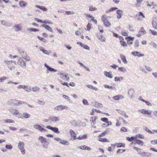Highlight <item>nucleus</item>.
Segmentation results:
<instances>
[{
  "label": "nucleus",
  "instance_id": "obj_13",
  "mask_svg": "<svg viewBox=\"0 0 157 157\" xmlns=\"http://www.w3.org/2000/svg\"><path fill=\"white\" fill-rule=\"evenodd\" d=\"M131 54L135 56H137L138 57L144 56V54L140 53V52L137 51H133L131 52Z\"/></svg>",
  "mask_w": 157,
  "mask_h": 157
},
{
  "label": "nucleus",
  "instance_id": "obj_40",
  "mask_svg": "<svg viewBox=\"0 0 157 157\" xmlns=\"http://www.w3.org/2000/svg\"><path fill=\"white\" fill-rule=\"evenodd\" d=\"M45 29L51 32H53V30L48 25H46Z\"/></svg>",
  "mask_w": 157,
  "mask_h": 157
},
{
  "label": "nucleus",
  "instance_id": "obj_25",
  "mask_svg": "<svg viewBox=\"0 0 157 157\" xmlns=\"http://www.w3.org/2000/svg\"><path fill=\"white\" fill-rule=\"evenodd\" d=\"M60 143L66 146H68L70 144V143L69 142L65 140H61L60 141Z\"/></svg>",
  "mask_w": 157,
  "mask_h": 157
},
{
  "label": "nucleus",
  "instance_id": "obj_51",
  "mask_svg": "<svg viewBox=\"0 0 157 157\" xmlns=\"http://www.w3.org/2000/svg\"><path fill=\"white\" fill-rule=\"evenodd\" d=\"M125 144L122 143H119L117 144V147H124Z\"/></svg>",
  "mask_w": 157,
  "mask_h": 157
},
{
  "label": "nucleus",
  "instance_id": "obj_34",
  "mask_svg": "<svg viewBox=\"0 0 157 157\" xmlns=\"http://www.w3.org/2000/svg\"><path fill=\"white\" fill-rule=\"evenodd\" d=\"M135 141V143L140 145L142 146L144 144L143 142L139 139H136Z\"/></svg>",
  "mask_w": 157,
  "mask_h": 157
},
{
  "label": "nucleus",
  "instance_id": "obj_54",
  "mask_svg": "<svg viewBox=\"0 0 157 157\" xmlns=\"http://www.w3.org/2000/svg\"><path fill=\"white\" fill-rule=\"evenodd\" d=\"M120 44L123 46H127V44L126 43L122 40H120Z\"/></svg>",
  "mask_w": 157,
  "mask_h": 157
},
{
  "label": "nucleus",
  "instance_id": "obj_15",
  "mask_svg": "<svg viewBox=\"0 0 157 157\" xmlns=\"http://www.w3.org/2000/svg\"><path fill=\"white\" fill-rule=\"evenodd\" d=\"M14 30L16 32H18L21 31L22 29V28L21 25L20 24H17L16 25L14 26Z\"/></svg>",
  "mask_w": 157,
  "mask_h": 157
},
{
  "label": "nucleus",
  "instance_id": "obj_41",
  "mask_svg": "<svg viewBox=\"0 0 157 157\" xmlns=\"http://www.w3.org/2000/svg\"><path fill=\"white\" fill-rule=\"evenodd\" d=\"M16 104V105H19V104H22L23 103H24V102L21 101H20L17 100H15L14 101H13Z\"/></svg>",
  "mask_w": 157,
  "mask_h": 157
},
{
  "label": "nucleus",
  "instance_id": "obj_64",
  "mask_svg": "<svg viewBox=\"0 0 157 157\" xmlns=\"http://www.w3.org/2000/svg\"><path fill=\"white\" fill-rule=\"evenodd\" d=\"M116 111L118 112V113H120L121 114L123 115V114L124 113V111H122L120 109H117Z\"/></svg>",
  "mask_w": 157,
  "mask_h": 157
},
{
  "label": "nucleus",
  "instance_id": "obj_12",
  "mask_svg": "<svg viewBox=\"0 0 157 157\" xmlns=\"http://www.w3.org/2000/svg\"><path fill=\"white\" fill-rule=\"evenodd\" d=\"M146 32L144 30V28L143 27H142L139 31L138 34L136 35V36L138 37H139L142 35L146 34Z\"/></svg>",
  "mask_w": 157,
  "mask_h": 157
},
{
  "label": "nucleus",
  "instance_id": "obj_17",
  "mask_svg": "<svg viewBox=\"0 0 157 157\" xmlns=\"http://www.w3.org/2000/svg\"><path fill=\"white\" fill-rule=\"evenodd\" d=\"M19 5L21 8H25L28 6V4L26 2L22 0L19 2Z\"/></svg>",
  "mask_w": 157,
  "mask_h": 157
},
{
  "label": "nucleus",
  "instance_id": "obj_14",
  "mask_svg": "<svg viewBox=\"0 0 157 157\" xmlns=\"http://www.w3.org/2000/svg\"><path fill=\"white\" fill-rule=\"evenodd\" d=\"M123 11L120 10H117L116 11V13L117 14V18L118 19H120L122 17L123 15Z\"/></svg>",
  "mask_w": 157,
  "mask_h": 157
},
{
  "label": "nucleus",
  "instance_id": "obj_16",
  "mask_svg": "<svg viewBox=\"0 0 157 157\" xmlns=\"http://www.w3.org/2000/svg\"><path fill=\"white\" fill-rule=\"evenodd\" d=\"M135 91L133 89H130L128 91V95L129 97L131 98L134 97Z\"/></svg>",
  "mask_w": 157,
  "mask_h": 157
},
{
  "label": "nucleus",
  "instance_id": "obj_57",
  "mask_svg": "<svg viewBox=\"0 0 157 157\" xmlns=\"http://www.w3.org/2000/svg\"><path fill=\"white\" fill-rule=\"evenodd\" d=\"M107 132L106 131H105V132H102V133H101L99 135L98 137H100L101 136H104L107 134Z\"/></svg>",
  "mask_w": 157,
  "mask_h": 157
},
{
  "label": "nucleus",
  "instance_id": "obj_50",
  "mask_svg": "<svg viewBox=\"0 0 157 157\" xmlns=\"http://www.w3.org/2000/svg\"><path fill=\"white\" fill-rule=\"evenodd\" d=\"M143 0H137V3H136V6L139 7L141 4V3Z\"/></svg>",
  "mask_w": 157,
  "mask_h": 157
},
{
  "label": "nucleus",
  "instance_id": "obj_24",
  "mask_svg": "<svg viewBox=\"0 0 157 157\" xmlns=\"http://www.w3.org/2000/svg\"><path fill=\"white\" fill-rule=\"evenodd\" d=\"M152 25L154 29H157V19H156L155 18L153 19V21L152 22Z\"/></svg>",
  "mask_w": 157,
  "mask_h": 157
},
{
  "label": "nucleus",
  "instance_id": "obj_30",
  "mask_svg": "<svg viewBox=\"0 0 157 157\" xmlns=\"http://www.w3.org/2000/svg\"><path fill=\"white\" fill-rule=\"evenodd\" d=\"M141 155L143 156L146 157H151V154L149 152H144L142 153Z\"/></svg>",
  "mask_w": 157,
  "mask_h": 157
},
{
  "label": "nucleus",
  "instance_id": "obj_37",
  "mask_svg": "<svg viewBox=\"0 0 157 157\" xmlns=\"http://www.w3.org/2000/svg\"><path fill=\"white\" fill-rule=\"evenodd\" d=\"M23 114V118H25L26 119L28 118L31 117V115L30 114L26 112L24 113Z\"/></svg>",
  "mask_w": 157,
  "mask_h": 157
},
{
  "label": "nucleus",
  "instance_id": "obj_26",
  "mask_svg": "<svg viewBox=\"0 0 157 157\" xmlns=\"http://www.w3.org/2000/svg\"><path fill=\"white\" fill-rule=\"evenodd\" d=\"M97 37L99 40H100L105 42V39L104 36L102 35H97Z\"/></svg>",
  "mask_w": 157,
  "mask_h": 157
},
{
  "label": "nucleus",
  "instance_id": "obj_63",
  "mask_svg": "<svg viewBox=\"0 0 157 157\" xmlns=\"http://www.w3.org/2000/svg\"><path fill=\"white\" fill-rule=\"evenodd\" d=\"M149 31L151 32V33L154 35H157V32H156L150 29Z\"/></svg>",
  "mask_w": 157,
  "mask_h": 157
},
{
  "label": "nucleus",
  "instance_id": "obj_31",
  "mask_svg": "<svg viewBox=\"0 0 157 157\" xmlns=\"http://www.w3.org/2000/svg\"><path fill=\"white\" fill-rule=\"evenodd\" d=\"M136 139V136H132L130 138L129 137H127V140L129 141H135Z\"/></svg>",
  "mask_w": 157,
  "mask_h": 157
},
{
  "label": "nucleus",
  "instance_id": "obj_7",
  "mask_svg": "<svg viewBox=\"0 0 157 157\" xmlns=\"http://www.w3.org/2000/svg\"><path fill=\"white\" fill-rule=\"evenodd\" d=\"M68 108L66 106L59 105L55 107L54 108V110L55 111H61L63 109H67Z\"/></svg>",
  "mask_w": 157,
  "mask_h": 157
},
{
  "label": "nucleus",
  "instance_id": "obj_52",
  "mask_svg": "<svg viewBox=\"0 0 157 157\" xmlns=\"http://www.w3.org/2000/svg\"><path fill=\"white\" fill-rule=\"evenodd\" d=\"M37 103L40 105H45V102L44 101L39 100L37 102Z\"/></svg>",
  "mask_w": 157,
  "mask_h": 157
},
{
  "label": "nucleus",
  "instance_id": "obj_58",
  "mask_svg": "<svg viewBox=\"0 0 157 157\" xmlns=\"http://www.w3.org/2000/svg\"><path fill=\"white\" fill-rule=\"evenodd\" d=\"M150 44L152 45L155 48H157V44L155 43L152 42L150 43Z\"/></svg>",
  "mask_w": 157,
  "mask_h": 157
},
{
  "label": "nucleus",
  "instance_id": "obj_38",
  "mask_svg": "<svg viewBox=\"0 0 157 157\" xmlns=\"http://www.w3.org/2000/svg\"><path fill=\"white\" fill-rule=\"evenodd\" d=\"M31 90H32L34 92H36L39 91L40 90V89L39 87L37 86H35L33 87Z\"/></svg>",
  "mask_w": 157,
  "mask_h": 157
},
{
  "label": "nucleus",
  "instance_id": "obj_18",
  "mask_svg": "<svg viewBox=\"0 0 157 157\" xmlns=\"http://www.w3.org/2000/svg\"><path fill=\"white\" fill-rule=\"evenodd\" d=\"M39 48L44 54L49 55L50 53L47 50H45L44 48L42 47L39 46Z\"/></svg>",
  "mask_w": 157,
  "mask_h": 157
},
{
  "label": "nucleus",
  "instance_id": "obj_61",
  "mask_svg": "<svg viewBox=\"0 0 157 157\" xmlns=\"http://www.w3.org/2000/svg\"><path fill=\"white\" fill-rule=\"evenodd\" d=\"M83 48L84 49L88 50V51H89L90 50V48L88 46L85 44H84Z\"/></svg>",
  "mask_w": 157,
  "mask_h": 157
},
{
  "label": "nucleus",
  "instance_id": "obj_29",
  "mask_svg": "<svg viewBox=\"0 0 157 157\" xmlns=\"http://www.w3.org/2000/svg\"><path fill=\"white\" fill-rule=\"evenodd\" d=\"M111 72H107L106 71L104 74L107 77L109 78H112L113 77V76L111 74Z\"/></svg>",
  "mask_w": 157,
  "mask_h": 157
},
{
  "label": "nucleus",
  "instance_id": "obj_47",
  "mask_svg": "<svg viewBox=\"0 0 157 157\" xmlns=\"http://www.w3.org/2000/svg\"><path fill=\"white\" fill-rule=\"evenodd\" d=\"M87 137V136L86 135H84L82 136H79L77 138V139L81 140L84 139L86 138Z\"/></svg>",
  "mask_w": 157,
  "mask_h": 157
},
{
  "label": "nucleus",
  "instance_id": "obj_4",
  "mask_svg": "<svg viewBox=\"0 0 157 157\" xmlns=\"http://www.w3.org/2000/svg\"><path fill=\"white\" fill-rule=\"evenodd\" d=\"M26 62L24 59V58L20 57L18 59L17 64L22 68H25L26 67Z\"/></svg>",
  "mask_w": 157,
  "mask_h": 157
},
{
  "label": "nucleus",
  "instance_id": "obj_39",
  "mask_svg": "<svg viewBox=\"0 0 157 157\" xmlns=\"http://www.w3.org/2000/svg\"><path fill=\"white\" fill-rule=\"evenodd\" d=\"M143 128L144 130L146 131H147V132H148L150 134H152V133H153L152 131L149 130V129L148 128L146 127H145V126Z\"/></svg>",
  "mask_w": 157,
  "mask_h": 157
},
{
  "label": "nucleus",
  "instance_id": "obj_9",
  "mask_svg": "<svg viewBox=\"0 0 157 157\" xmlns=\"http://www.w3.org/2000/svg\"><path fill=\"white\" fill-rule=\"evenodd\" d=\"M44 66L47 68L46 71L47 73H49V71L51 72L57 71V70L56 69H55L48 66L46 63H44Z\"/></svg>",
  "mask_w": 157,
  "mask_h": 157
},
{
  "label": "nucleus",
  "instance_id": "obj_53",
  "mask_svg": "<svg viewBox=\"0 0 157 157\" xmlns=\"http://www.w3.org/2000/svg\"><path fill=\"white\" fill-rule=\"evenodd\" d=\"M6 148L7 149L9 150H11L12 149L13 147L11 145H6L5 146Z\"/></svg>",
  "mask_w": 157,
  "mask_h": 157
},
{
  "label": "nucleus",
  "instance_id": "obj_55",
  "mask_svg": "<svg viewBox=\"0 0 157 157\" xmlns=\"http://www.w3.org/2000/svg\"><path fill=\"white\" fill-rule=\"evenodd\" d=\"M65 13L67 15H70L74 14V13L73 11H66L65 12Z\"/></svg>",
  "mask_w": 157,
  "mask_h": 157
},
{
  "label": "nucleus",
  "instance_id": "obj_11",
  "mask_svg": "<svg viewBox=\"0 0 157 157\" xmlns=\"http://www.w3.org/2000/svg\"><path fill=\"white\" fill-rule=\"evenodd\" d=\"M49 120L53 122H57L60 120V117H49Z\"/></svg>",
  "mask_w": 157,
  "mask_h": 157
},
{
  "label": "nucleus",
  "instance_id": "obj_10",
  "mask_svg": "<svg viewBox=\"0 0 157 157\" xmlns=\"http://www.w3.org/2000/svg\"><path fill=\"white\" fill-rule=\"evenodd\" d=\"M35 20L37 22L43 24H52L51 21L49 20H44V21H43L36 18H35Z\"/></svg>",
  "mask_w": 157,
  "mask_h": 157
},
{
  "label": "nucleus",
  "instance_id": "obj_21",
  "mask_svg": "<svg viewBox=\"0 0 157 157\" xmlns=\"http://www.w3.org/2000/svg\"><path fill=\"white\" fill-rule=\"evenodd\" d=\"M120 57L122 61L124 63H127L128 62L126 59V57L125 56L122 54H121L120 55Z\"/></svg>",
  "mask_w": 157,
  "mask_h": 157
},
{
  "label": "nucleus",
  "instance_id": "obj_28",
  "mask_svg": "<svg viewBox=\"0 0 157 157\" xmlns=\"http://www.w3.org/2000/svg\"><path fill=\"white\" fill-rule=\"evenodd\" d=\"M35 6L36 8H39L40 9V10L43 11H47V9L43 6L36 5Z\"/></svg>",
  "mask_w": 157,
  "mask_h": 157
},
{
  "label": "nucleus",
  "instance_id": "obj_2",
  "mask_svg": "<svg viewBox=\"0 0 157 157\" xmlns=\"http://www.w3.org/2000/svg\"><path fill=\"white\" fill-rule=\"evenodd\" d=\"M18 51L19 53L22 56L21 57L24 58L25 61H30V57L27 55L26 52L21 49H18Z\"/></svg>",
  "mask_w": 157,
  "mask_h": 157
},
{
  "label": "nucleus",
  "instance_id": "obj_44",
  "mask_svg": "<svg viewBox=\"0 0 157 157\" xmlns=\"http://www.w3.org/2000/svg\"><path fill=\"white\" fill-rule=\"evenodd\" d=\"M5 62L8 65L11 64L13 62L15 64L16 63V62L13 60H5Z\"/></svg>",
  "mask_w": 157,
  "mask_h": 157
},
{
  "label": "nucleus",
  "instance_id": "obj_8",
  "mask_svg": "<svg viewBox=\"0 0 157 157\" xmlns=\"http://www.w3.org/2000/svg\"><path fill=\"white\" fill-rule=\"evenodd\" d=\"M139 112L144 115H150L151 113V111L149 110H146L144 109H141Z\"/></svg>",
  "mask_w": 157,
  "mask_h": 157
},
{
  "label": "nucleus",
  "instance_id": "obj_6",
  "mask_svg": "<svg viewBox=\"0 0 157 157\" xmlns=\"http://www.w3.org/2000/svg\"><path fill=\"white\" fill-rule=\"evenodd\" d=\"M24 144L22 142H20L18 145V147L20 149V151L22 154H24L25 153V149L24 147Z\"/></svg>",
  "mask_w": 157,
  "mask_h": 157
},
{
  "label": "nucleus",
  "instance_id": "obj_59",
  "mask_svg": "<svg viewBox=\"0 0 157 157\" xmlns=\"http://www.w3.org/2000/svg\"><path fill=\"white\" fill-rule=\"evenodd\" d=\"M5 122L6 123H14V121L13 120L11 119L6 120H5Z\"/></svg>",
  "mask_w": 157,
  "mask_h": 157
},
{
  "label": "nucleus",
  "instance_id": "obj_3",
  "mask_svg": "<svg viewBox=\"0 0 157 157\" xmlns=\"http://www.w3.org/2000/svg\"><path fill=\"white\" fill-rule=\"evenodd\" d=\"M108 17L105 15H103L101 17V19L104 25L106 27H109L111 24L109 21L107 20Z\"/></svg>",
  "mask_w": 157,
  "mask_h": 157
},
{
  "label": "nucleus",
  "instance_id": "obj_46",
  "mask_svg": "<svg viewBox=\"0 0 157 157\" xmlns=\"http://www.w3.org/2000/svg\"><path fill=\"white\" fill-rule=\"evenodd\" d=\"M98 119L97 117H91L90 119V121L92 122V123H94L95 122L96 120Z\"/></svg>",
  "mask_w": 157,
  "mask_h": 157
},
{
  "label": "nucleus",
  "instance_id": "obj_60",
  "mask_svg": "<svg viewBox=\"0 0 157 157\" xmlns=\"http://www.w3.org/2000/svg\"><path fill=\"white\" fill-rule=\"evenodd\" d=\"M125 151V150L122 149H118L117 151V153H122Z\"/></svg>",
  "mask_w": 157,
  "mask_h": 157
},
{
  "label": "nucleus",
  "instance_id": "obj_36",
  "mask_svg": "<svg viewBox=\"0 0 157 157\" xmlns=\"http://www.w3.org/2000/svg\"><path fill=\"white\" fill-rule=\"evenodd\" d=\"M52 130L54 132L57 133H59L60 132L59 131L58 128L56 127H52Z\"/></svg>",
  "mask_w": 157,
  "mask_h": 157
},
{
  "label": "nucleus",
  "instance_id": "obj_23",
  "mask_svg": "<svg viewBox=\"0 0 157 157\" xmlns=\"http://www.w3.org/2000/svg\"><path fill=\"white\" fill-rule=\"evenodd\" d=\"M10 111L13 115H17L19 114V112L16 109H11Z\"/></svg>",
  "mask_w": 157,
  "mask_h": 157
},
{
  "label": "nucleus",
  "instance_id": "obj_32",
  "mask_svg": "<svg viewBox=\"0 0 157 157\" xmlns=\"http://www.w3.org/2000/svg\"><path fill=\"white\" fill-rule=\"evenodd\" d=\"M134 47L136 49L138 48H139V41L138 40H135L134 44Z\"/></svg>",
  "mask_w": 157,
  "mask_h": 157
},
{
  "label": "nucleus",
  "instance_id": "obj_49",
  "mask_svg": "<svg viewBox=\"0 0 157 157\" xmlns=\"http://www.w3.org/2000/svg\"><path fill=\"white\" fill-rule=\"evenodd\" d=\"M8 78L5 76H3L2 77H0V82H3L5 80L8 79Z\"/></svg>",
  "mask_w": 157,
  "mask_h": 157
},
{
  "label": "nucleus",
  "instance_id": "obj_33",
  "mask_svg": "<svg viewBox=\"0 0 157 157\" xmlns=\"http://www.w3.org/2000/svg\"><path fill=\"white\" fill-rule=\"evenodd\" d=\"M24 89L25 91L28 92H30L32 91L31 87L25 85Z\"/></svg>",
  "mask_w": 157,
  "mask_h": 157
},
{
  "label": "nucleus",
  "instance_id": "obj_27",
  "mask_svg": "<svg viewBox=\"0 0 157 157\" xmlns=\"http://www.w3.org/2000/svg\"><path fill=\"white\" fill-rule=\"evenodd\" d=\"M1 23L5 27H9L10 25V24L8 22L5 20L1 21Z\"/></svg>",
  "mask_w": 157,
  "mask_h": 157
},
{
  "label": "nucleus",
  "instance_id": "obj_1",
  "mask_svg": "<svg viewBox=\"0 0 157 157\" xmlns=\"http://www.w3.org/2000/svg\"><path fill=\"white\" fill-rule=\"evenodd\" d=\"M38 140L40 141L44 148L46 149L48 148L49 143L47 140L46 138L42 136H40L38 138Z\"/></svg>",
  "mask_w": 157,
  "mask_h": 157
},
{
  "label": "nucleus",
  "instance_id": "obj_56",
  "mask_svg": "<svg viewBox=\"0 0 157 157\" xmlns=\"http://www.w3.org/2000/svg\"><path fill=\"white\" fill-rule=\"evenodd\" d=\"M101 120L106 123L108 121V119L106 117L102 118L101 119Z\"/></svg>",
  "mask_w": 157,
  "mask_h": 157
},
{
  "label": "nucleus",
  "instance_id": "obj_22",
  "mask_svg": "<svg viewBox=\"0 0 157 157\" xmlns=\"http://www.w3.org/2000/svg\"><path fill=\"white\" fill-rule=\"evenodd\" d=\"M126 39H128L127 41V43L128 44H130L132 43V41L134 39V37L129 36L126 38Z\"/></svg>",
  "mask_w": 157,
  "mask_h": 157
},
{
  "label": "nucleus",
  "instance_id": "obj_5",
  "mask_svg": "<svg viewBox=\"0 0 157 157\" xmlns=\"http://www.w3.org/2000/svg\"><path fill=\"white\" fill-rule=\"evenodd\" d=\"M33 128L42 132H45L47 130L46 129L41 127V126L38 124H35L33 126Z\"/></svg>",
  "mask_w": 157,
  "mask_h": 157
},
{
  "label": "nucleus",
  "instance_id": "obj_20",
  "mask_svg": "<svg viewBox=\"0 0 157 157\" xmlns=\"http://www.w3.org/2000/svg\"><path fill=\"white\" fill-rule=\"evenodd\" d=\"M70 133L71 137L73 138V140L77 139L76 135L73 130H70Z\"/></svg>",
  "mask_w": 157,
  "mask_h": 157
},
{
  "label": "nucleus",
  "instance_id": "obj_48",
  "mask_svg": "<svg viewBox=\"0 0 157 157\" xmlns=\"http://www.w3.org/2000/svg\"><path fill=\"white\" fill-rule=\"evenodd\" d=\"M118 70L123 72H125L126 71V70L125 68L123 67H119L118 68Z\"/></svg>",
  "mask_w": 157,
  "mask_h": 157
},
{
  "label": "nucleus",
  "instance_id": "obj_19",
  "mask_svg": "<svg viewBox=\"0 0 157 157\" xmlns=\"http://www.w3.org/2000/svg\"><path fill=\"white\" fill-rule=\"evenodd\" d=\"M78 148L81 149L83 150H86L89 151L91 150V148L90 147H87L85 145L83 146H79Z\"/></svg>",
  "mask_w": 157,
  "mask_h": 157
},
{
  "label": "nucleus",
  "instance_id": "obj_43",
  "mask_svg": "<svg viewBox=\"0 0 157 157\" xmlns=\"http://www.w3.org/2000/svg\"><path fill=\"white\" fill-rule=\"evenodd\" d=\"M58 74L59 75H60V78H62L63 80H64V78H65L66 75H65L64 73H58Z\"/></svg>",
  "mask_w": 157,
  "mask_h": 157
},
{
  "label": "nucleus",
  "instance_id": "obj_42",
  "mask_svg": "<svg viewBox=\"0 0 157 157\" xmlns=\"http://www.w3.org/2000/svg\"><path fill=\"white\" fill-rule=\"evenodd\" d=\"M99 140L101 142H109L108 140L105 138H99Z\"/></svg>",
  "mask_w": 157,
  "mask_h": 157
},
{
  "label": "nucleus",
  "instance_id": "obj_62",
  "mask_svg": "<svg viewBox=\"0 0 157 157\" xmlns=\"http://www.w3.org/2000/svg\"><path fill=\"white\" fill-rule=\"evenodd\" d=\"M91 24H90L89 23H88V24L86 26L87 30L89 31L90 30V29L91 27Z\"/></svg>",
  "mask_w": 157,
  "mask_h": 157
},
{
  "label": "nucleus",
  "instance_id": "obj_35",
  "mask_svg": "<svg viewBox=\"0 0 157 157\" xmlns=\"http://www.w3.org/2000/svg\"><path fill=\"white\" fill-rule=\"evenodd\" d=\"M104 86L105 88H107L109 89H111L112 90H114L115 89V87H114L109 86L106 84H104Z\"/></svg>",
  "mask_w": 157,
  "mask_h": 157
},
{
  "label": "nucleus",
  "instance_id": "obj_45",
  "mask_svg": "<svg viewBox=\"0 0 157 157\" xmlns=\"http://www.w3.org/2000/svg\"><path fill=\"white\" fill-rule=\"evenodd\" d=\"M136 137V139L138 138L140 139H143L144 138V135L141 134H137L135 136Z\"/></svg>",
  "mask_w": 157,
  "mask_h": 157
}]
</instances>
